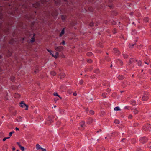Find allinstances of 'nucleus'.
Returning a JSON list of instances; mask_svg holds the SVG:
<instances>
[{"label":"nucleus","mask_w":151,"mask_h":151,"mask_svg":"<svg viewBox=\"0 0 151 151\" xmlns=\"http://www.w3.org/2000/svg\"><path fill=\"white\" fill-rule=\"evenodd\" d=\"M47 50L48 52L50 53V54L52 55L53 57H54L55 59L59 57V53L58 52H56V54L55 55H54L52 54V51L49 50L48 49H47Z\"/></svg>","instance_id":"nucleus-1"},{"label":"nucleus","mask_w":151,"mask_h":151,"mask_svg":"<svg viewBox=\"0 0 151 151\" xmlns=\"http://www.w3.org/2000/svg\"><path fill=\"white\" fill-rule=\"evenodd\" d=\"M54 49L57 51L61 52L63 50L64 47L62 46H58L55 47Z\"/></svg>","instance_id":"nucleus-2"},{"label":"nucleus","mask_w":151,"mask_h":151,"mask_svg":"<svg viewBox=\"0 0 151 151\" xmlns=\"http://www.w3.org/2000/svg\"><path fill=\"white\" fill-rule=\"evenodd\" d=\"M20 106L22 107H24V106H26V108L25 109V110H27L28 109V106L26 105L24 101H22L20 103Z\"/></svg>","instance_id":"nucleus-3"},{"label":"nucleus","mask_w":151,"mask_h":151,"mask_svg":"<svg viewBox=\"0 0 151 151\" xmlns=\"http://www.w3.org/2000/svg\"><path fill=\"white\" fill-rule=\"evenodd\" d=\"M65 73H61L60 74V75L59 76V78L61 79L64 78L65 77Z\"/></svg>","instance_id":"nucleus-4"},{"label":"nucleus","mask_w":151,"mask_h":151,"mask_svg":"<svg viewBox=\"0 0 151 151\" xmlns=\"http://www.w3.org/2000/svg\"><path fill=\"white\" fill-rule=\"evenodd\" d=\"M113 52L115 53H117L118 54H120V52L116 48L114 49L113 50Z\"/></svg>","instance_id":"nucleus-5"},{"label":"nucleus","mask_w":151,"mask_h":151,"mask_svg":"<svg viewBox=\"0 0 151 151\" xmlns=\"http://www.w3.org/2000/svg\"><path fill=\"white\" fill-rule=\"evenodd\" d=\"M17 144L18 145V146H19L20 148V149L22 151H24V147L22 146L19 143V142H17Z\"/></svg>","instance_id":"nucleus-6"},{"label":"nucleus","mask_w":151,"mask_h":151,"mask_svg":"<svg viewBox=\"0 0 151 151\" xmlns=\"http://www.w3.org/2000/svg\"><path fill=\"white\" fill-rule=\"evenodd\" d=\"M65 33V28H64L62 30L60 34L59 35V36L61 37Z\"/></svg>","instance_id":"nucleus-7"},{"label":"nucleus","mask_w":151,"mask_h":151,"mask_svg":"<svg viewBox=\"0 0 151 151\" xmlns=\"http://www.w3.org/2000/svg\"><path fill=\"white\" fill-rule=\"evenodd\" d=\"M14 96L15 98H18L20 97V95L18 93H15Z\"/></svg>","instance_id":"nucleus-8"},{"label":"nucleus","mask_w":151,"mask_h":151,"mask_svg":"<svg viewBox=\"0 0 151 151\" xmlns=\"http://www.w3.org/2000/svg\"><path fill=\"white\" fill-rule=\"evenodd\" d=\"M81 127L83 128L85 127V122L83 121L81 122L80 123Z\"/></svg>","instance_id":"nucleus-9"},{"label":"nucleus","mask_w":151,"mask_h":151,"mask_svg":"<svg viewBox=\"0 0 151 151\" xmlns=\"http://www.w3.org/2000/svg\"><path fill=\"white\" fill-rule=\"evenodd\" d=\"M118 78L119 80H122L123 79L124 77L122 75H120L119 76Z\"/></svg>","instance_id":"nucleus-10"},{"label":"nucleus","mask_w":151,"mask_h":151,"mask_svg":"<svg viewBox=\"0 0 151 151\" xmlns=\"http://www.w3.org/2000/svg\"><path fill=\"white\" fill-rule=\"evenodd\" d=\"M33 5V6L35 7V8H37L38 7L39 4H38V3H37L36 4H34Z\"/></svg>","instance_id":"nucleus-11"},{"label":"nucleus","mask_w":151,"mask_h":151,"mask_svg":"<svg viewBox=\"0 0 151 151\" xmlns=\"http://www.w3.org/2000/svg\"><path fill=\"white\" fill-rule=\"evenodd\" d=\"M36 147L37 149L38 150L40 149L41 147H40V146L38 144H37L36 145Z\"/></svg>","instance_id":"nucleus-12"},{"label":"nucleus","mask_w":151,"mask_h":151,"mask_svg":"<svg viewBox=\"0 0 151 151\" xmlns=\"http://www.w3.org/2000/svg\"><path fill=\"white\" fill-rule=\"evenodd\" d=\"M148 98L147 96H144L142 97V99L143 100H146Z\"/></svg>","instance_id":"nucleus-13"},{"label":"nucleus","mask_w":151,"mask_h":151,"mask_svg":"<svg viewBox=\"0 0 151 151\" xmlns=\"http://www.w3.org/2000/svg\"><path fill=\"white\" fill-rule=\"evenodd\" d=\"M134 112L135 114H136L138 113V111L137 109H135L134 110Z\"/></svg>","instance_id":"nucleus-14"},{"label":"nucleus","mask_w":151,"mask_h":151,"mask_svg":"<svg viewBox=\"0 0 151 151\" xmlns=\"http://www.w3.org/2000/svg\"><path fill=\"white\" fill-rule=\"evenodd\" d=\"M114 110L116 111H118L120 110V109L119 107H116L114 108Z\"/></svg>","instance_id":"nucleus-15"},{"label":"nucleus","mask_w":151,"mask_h":151,"mask_svg":"<svg viewBox=\"0 0 151 151\" xmlns=\"http://www.w3.org/2000/svg\"><path fill=\"white\" fill-rule=\"evenodd\" d=\"M51 74L53 76H55L56 75V73L54 71H52L51 73Z\"/></svg>","instance_id":"nucleus-16"},{"label":"nucleus","mask_w":151,"mask_h":151,"mask_svg":"<svg viewBox=\"0 0 151 151\" xmlns=\"http://www.w3.org/2000/svg\"><path fill=\"white\" fill-rule=\"evenodd\" d=\"M54 95H55V96H58V97H59L61 99H62V98L59 95H58L57 93H54Z\"/></svg>","instance_id":"nucleus-17"},{"label":"nucleus","mask_w":151,"mask_h":151,"mask_svg":"<svg viewBox=\"0 0 151 151\" xmlns=\"http://www.w3.org/2000/svg\"><path fill=\"white\" fill-rule=\"evenodd\" d=\"M12 88L13 89H16L18 88V87L16 86H12Z\"/></svg>","instance_id":"nucleus-18"},{"label":"nucleus","mask_w":151,"mask_h":151,"mask_svg":"<svg viewBox=\"0 0 151 151\" xmlns=\"http://www.w3.org/2000/svg\"><path fill=\"white\" fill-rule=\"evenodd\" d=\"M106 93H103L102 94V96L104 98H106Z\"/></svg>","instance_id":"nucleus-19"},{"label":"nucleus","mask_w":151,"mask_h":151,"mask_svg":"<svg viewBox=\"0 0 151 151\" xmlns=\"http://www.w3.org/2000/svg\"><path fill=\"white\" fill-rule=\"evenodd\" d=\"M10 138V137H5V138H3V140L4 141H5V140H6V139H9Z\"/></svg>","instance_id":"nucleus-20"},{"label":"nucleus","mask_w":151,"mask_h":151,"mask_svg":"<svg viewBox=\"0 0 151 151\" xmlns=\"http://www.w3.org/2000/svg\"><path fill=\"white\" fill-rule=\"evenodd\" d=\"M35 41V38L34 37H32V38L31 41V42H33Z\"/></svg>","instance_id":"nucleus-21"},{"label":"nucleus","mask_w":151,"mask_h":151,"mask_svg":"<svg viewBox=\"0 0 151 151\" xmlns=\"http://www.w3.org/2000/svg\"><path fill=\"white\" fill-rule=\"evenodd\" d=\"M90 114H92V115L94 114V111L92 110H91L90 111Z\"/></svg>","instance_id":"nucleus-22"},{"label":"nucleus","mask_w":151,"mask_h":151,"mask_svg":"<svg viewBox=\"0 0 151 151\" xmlns=\"http://www.w3.org/2000/svg\"><path fill=\"white\" fill-rule=\"evenodd\" d=\"M114 122L116 124H118L119 123V121L118 120H115L114 121Z\"/></svg>","instance_id":"nucleus-23"},{"label":"nucleus","mask_w":151,"mask_h":151,"mask_svg":"<svg viewBox=\"0 0 151 151\" xmlns=\"http://www.w3.org/2000/svg\"><path fill=\"white\" fill-rule=\"evenodd\" d=\"M89 25L91 26H93V22H91V23H90V24H89Z\"/></svg>","instance_id":"nucleus-24"},{"label":"nucleus","mask_w":151,"mask_h":151,"mask_svg":"<svg viewBox=\"0 0 151 151\" xmlns=\"http://www.w3.org/2000/svg\"><path fill=\"white\" fill-rule=\"evenodd\" d=\"M87 62L89 63H91L92 62V60L91 59L88 60Z\"/></svg>","instance_id":"nucleus-25"},{"label":"nucleus","mask_w":151,"mask_h":151,"mask_svg":"<svg viewBox=\"0 0 151 151\" xmlns=\"http://www.w3.org/2000/svg\"><path fill=\"white\" fill-rule=\"evenodd\" d=\"M145 20L146 22H147L148 21V19L146 17L145 18Z\"/></svg>","instance_id":"nucleus-26"},{"label":"nucleus","mask_w":151,"mask_h":151,"mask_svg":"<svg viewBox=\"0 0 151 151\" xmlns=\"http://www.w3.org/2000/svg\"><path fill=\"white\" fill-rule=\"evenodd\" d=\"M40 149H41L42 151H46L45 149H43L42 148H41Z\"/></svg>","instance_id":"nucleus-27"},{"label":"nucleus","mask_w":151,"mask_h":151,"mask_svg":"<svg viewBox=\"0 0 151 151\" xmlns=\"http://www.w3.org/2000/svg\"><path fill=\"white\" fill-rule=\"evenodd\" d=\"M128 118L131 119L132 118V116L131 115H129L128 116Z\"/></svg>","instance_id":"nucleus-28"},{"label":"nucleus","mask_w":151,"mask_h":151,"mask_svg":"<svg viewBox=\"0 0 151 151\" xmlns=\"http://www.w3.org/2000/svg\"><path fill=\"white\" fill-rule=\"evenodd\" d=\"M61 57L63 58H65V55L63 54H62L61 55Z\"/></svg>","instance_id":"nucleus-29"},{"label":"nucleus","mask_w":151,"mask_h":151,"mask_svg":"<svg viewBox=\"0 0 151 151\" xmlns=\"http://www.w3.org/2000/svg\"><path fill=\"white\" fill-rule=\"evenodd\" d=\"M13 132H10L9 135L10 136H11Z\"/></svg>","instance_id":"nucleus-30"},{"label":"nucleus","mask_w":151,"mask_h":151,"mask_svg":"<svg viewBox=\"0 0 151 151\" xmlns=\"http://www.w3.org/2000/svg\"><path fill=\"white\" fill-rule=\"evenodd\" d=\"M62 44L63 45H64L65 44V42L63 40V41H62Z\"/></svg>","instance_id":"nucleus-31"},{"label":"nucleus","mask_w":151,"mask_h":151,"mask_svg":"<svg viewBox=\"0 0 151 151\" xmlns=\"http://www.w3.org/2000/svg\"><path fill=\"white\" fill-rule=\"evenodd\" d=\"M65 17H64L63 16H62L61 18H62V19H63V20L65 19Z\"/></svg>","instance_id":"nucleus-32"},{"label":"nucleus","mask_w":151,"mask_h":151,"mask_svg":"<svg viewBox=\"0 0 151 151\" xmlns=\"http://www.w3.org/2000/svg\"><path fill=\"white\" fill-rule=\"evenodd\" d=\"M134 45V44H133L132 45H130L129 46V47L130 48H131L132 47V46H133Z\"/></svg>","instance_id":"nucleus-33"},{"label":"nucleus","mask_w":151,"mask_h":151,"mask_svg":"<svg viewBox=\"0 0 151 151\" xmlns=\"http://www.w3.org/2000/svg\"><path fill=\"white\" fill-rule=\"evenodd\" d=\"M44 1H45V0H41V2H42V3H44Z\"/></svg>","instance_id":"nucleus-34"},{"label":"nucleus","mask_w":151,"mask_h":151,"mask_svg":"<svg viewBox=\"0 0 151 151\" xmlns=\"http://www.w3.org/2000/svg\"><path fill=\"white\" fill-rule=\"evenodd\" d=\"M15 129H16V130L17 131L19 130V129L18 128H17V127H16V128H15Z\"/></svg>","instance_id":"nucleus-35"},{"label":"nucleus","mask_w":151,"mask_h":151,"mask_svg":"<svg viewBox=\"0 0 151 151\" xmlns=\"http://www.w3.org/2000/svg\"><path fill=\"white\" fill-rule=\"evenodd\" d=\"M73 95L74 96H76V95H77L76 93H73Z\"/></svg>","instance_id":"nucleus-36"},{"label":"nucleus","mask_w":151,"mask_h":151,"mask_svg":"<svg viewBox=\"0 0 151 151\" xmlns=\"http://www.w3.org/2000/svg\"><path fill=\"white\" fill-rule=\"evenodd\" d=\"M144 138H142L141 139V141L142 142V143H144L142 141V140L144 139Z\"/></svg>","instance_id":"nucleus-37"},{"label":"nucleus","mask_w":151,"mask_h":151,"mask_svg":"<svg viewBox=\"0 0 151 151\" xmlns=\"http://www.w3.org/2000/svg\"><path fill=\"white\" fill-rule=\"evenodd\" d=\"M81 84L82 83H83V81H82V80H81Z\"/></svg>","instance_id":"nucleus-38"},{"label":"nucleus","mask_w":151,"mask_h":151,"mask_svg":"<svg viewBox=\"0 0 151 151\" xmlns=\"http://www.w3.org/2000/svg\"><path fill=\"white\" fill-rule=\"evenodd\" d=\"M13 150H15V149L14 148H13Z\"/></svg>","instance_id":"nucleus-39"},{"label":"nucleus","mask_w":151,"mask_h":151,"mask_svg":"<svg viewBox=\"0 0 151 151\" xmlns=\"http://www.w3.org/2000/svg\"><path fill=\"white\" fill-rule=\"evenodd\" d=\"M1 58V55H0V58Z\"/></svg>","instance_id":"nucleus-40"},{"label":"nucleus","mask_w":151,"mask_h":151,"mask_svg":"<svg viewBox=\"0 0 151 151\" xmlns=\"http://www.w3.org/2000/svg\"><path fill=\"white\" fill-rule=\"evenodd\" d=\"M35 35V34H34V37Z\"/></svg>","instance_id":"nucleus-41"},{"label":"nucleus","mask_w":151,"mask_h":151,"mask_svg":"<svg viewBox=\"0 0 151 151\" xmlns=\"http://www.w3.org/2000/svg\"><path fill=\"white\" fill-rule=\"evenodd\" d=\"M86 110L87 111H88V110L87 109H86Z\"/></svg>","instance_id":"nucleus-42"},{"label":"nucleus","mask_w":151,"mask_h":151,"mask_svg":"<svg viewBox=\"0 0 151 151\" xmlns=\"http://www.w3.org/2000/svg\"><path fill=\"white\" fill-rule=\"evenodd\" d=\"M147 139H145V141H147Z\"/></svg>","instance_id":"nucleus-43"},{"label":"nucleus","mask_w":151,"mask_h":151,"mask_svg":"<svg viewBox=\"0 0 151 151\" xmlns=\"http://www.w3.org/2000/svg\"><path fill=\"white\" fill-rule=\"evenodd\" d=\"M17 151H18V150H17Z\"/></svg>","instance_id":"nucleus-44"}]
</instances>
